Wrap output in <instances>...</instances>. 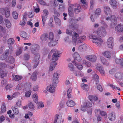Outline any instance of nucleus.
I'll return each mask as SVG.
<instances>
[{
    "label": "nucleus",
    "mask_w": 123,
    "mask_h": 123,
    "mask_svg": "<svg viewBox=\"0 0 123 123\" xmlns=\"http://www.w3.org/2000/svg\"><path fill=\"white\" fill-rule=\"evenodd\" d=\"M117 2L116 0H111L110 1V4L114 9H116L117 7Z\"/></svg>",
    "instance_id": "nucleus-17"
},
{
    "label": "nucleus",
    "mask_w": 123,
    "mask_h": 123,
    "mask_svg": "<svg viewBox=\"0 0 123 123\" xmlns=\"http://www.w3.org/2000/svg\"><path fill=\"white\" fill-rule=\"evenodd\" d=\"M81 3H80L81 5V6H82V7L84 9H86L88 7L87 4L86 2H85V0H80Z\"/></svg>",
    "instance_id": "nucleus-27"
},
{
    "label": "nucleus",
    "mask_w": 123,
    "mask_h": 123,
    "mask_svg": "<svg viewBox=\"0 0 123 123\" xmlns=\"http://www.w3.org/2000/svg\"><path fill=\"white\" fill-rule=\"evenodd\" d=\"M57 63L56 61H54L51 62L49 67V71H51L55 68V67Z\"/></svg>",
    "instance_id": "nucleus-19"
},
{
    "label": "nucleus",
    "mask_w": 123,
    "mask_h": 123,
    "mask_svg": "<svg viewBox=\"0 0 123 123\" xmlns=\"http://www.w3.org/2000/svg\"><path fill=\"white\" fill-rule=\"evenodd\" d=\"M116 30L119 32H122L123 31V25H118L115 28Z\"/></svg>",
    "instance_id": "nucleus-26"
},
{
    "label": "nucleus",
    "mask_w": 123,
    "mask_h": 123,
    "mask_svg": "<svg viewBox=\"0 0 123 123\" xmlns=\"http://www.w3.org/2000/svg\"><path fill=\"white\" fill-rule=\"evenodd\" d=\"M81 86L82 88L84 90L87 91L88 89V86L86 84H85L83 83L81 85Z\"/></svg>",
    "instance_id": "nucleus-34"
},
{
    "label": "nucleus",
    "mask_w": 123,
    "mask_h": 123,
    "mask_svg": "<svg viewBox=\"0 0 123 123\" xmlns=\"http://www.w3.org/2000/svg\"><path fill=\"white\" fill-rule=\"evenodd\" d=\"M55 40V39L50 40V42L48 43V46L50 47H51L57 44Z\"/></svg>",
    "instance_id": "nucleus-22"
},
{
    "label": "nucleus",
    "mask_w": 123,
    "mask_h": 123,
    "mask_svg": "<svg viewBox=\"0 0 123 123\" xmlns=\"http://www.w3.org/2000/svg\"><path fill=\"white\" fill-rule=\"evenodd\" d=\"M9 49L6 50L5 52V54H3L0 56V59L3 60L6 59L9 54Z\"/></svg>",
    "instance_id": "nucleus-11"
},
{
    "label": "nucleus",
    "mask_w": 123,
    "mask_h": 123,
    "mask_svg": "<svg viewBox=\"0 0 123 123\" xmlns=\"http://www.w3.org/2000/svg\"><path fill=\"white\" fill-rule=\"evenodd\" d=\"M33 98L34 101L36 103H38V97L37 95L36 94H34L33 95Z\"/></svg>",
    "instance_id": "nucleus-38"
},
{
    "label": "nucleus",
    "mask_w": 123,
    "mask_h": 123,
    "mask_svg": "<svg viewBox=\"0 0 123 123\" xmlns=\"http://www.w3.org/2000/svg\"><path fill=\"white\" fill-rule=\"evenodd\" d=\"M48 39L49 40H55L54 38V35L52 32H50L49 35Z\"/></svg>",
    "instance_id": "nucleus-45"
},
{
    "label": "nucleus",
    "mask_w": 123,
    "mask_h": 123,
    "mask_svg": "<svg viewBox=\"0 0 123 123\" xmlns=\"http://www.w3.org/2000/svg\"><path fill=\"white\" fill-rule=\"evenodd\" d=\"M111 24L115 25L117 24V18L115 16L113 15L111 16Z\"/></svg>",
    "instance_id": "nucleus-28"
},
{
    "label": "nucleus",
    "mask_w": 123,
    "mask_h": 123,
    "mask_svg": "<svg viewBox=\"0 0 123 123\" xmlns=\"http://www.w3.org/2000/svg\"><path fill=\"white\" fill-rule=\"evenodd\" d=\"M1 109L2 112H4L6 111V108L5 104H4L1 106Z\"/></svg>",
    "instance_id": "nucleus-53"
},
{
    "label": "nucleus",
    "mask_w": 123,
    "mask_h": 123,
    "mask_svg": "<svg viewBox=\"0 0 123 123\" xmlns=\"http://www.w3.org/2000/svg\"><path fill=\"white\" fill-rule=\"evenodd\" d=\"M12 16L13 18L15 19H17L18 17V14L17 12L16 11H13L12 12Z\"/></svg>",
    "instance_id": "nucleus-44"
},
{
    "label": "nucleus",
    "mask_w": 123,
    "mask_h": 123,
    "mask_svg": "<svg viewBox=\"0 0 123 123\" xmlns=\"http://www.w3.org/2000/svg\"><path fill=\"white\" fill-rule=\"evenodd\" d=\"M6 62L9 63H12L14 62V60L13 58L11 56H9L6 60Z\"/></svg>",
    "instance_id": "nucleus-20"
},
{
    "label": "nucleus",
    "mask_w": 123,
    "mask_h": 123,
    "mask_svg": "<svg viewBox=\"0 0 123 123\" xmlns=\"http://www.w3.org/2000/svg\"><path fill=\"white\" fill-rule=\"evenodd\" d=\"M89 37L90 39H93V40L94 39H95L97 37L94 35L90 34L89 35Z\"/></svg>",
    "instance_id": "nucleus-59"
},
{
    "label": "nucleus",
    "mask_w": 123,
    "mask_h": 123,
    "mask_svg": "<svg viewBox=\"0 0 123 123\" xmlns=\"http://www.w3.org/2000/svg\"><path fill=\"white\" fill-rule=\"evenodd\" d=\"M86 36H82L78 38L79 41L78 42L79 43H82L84 41L86 38Z\"/></svg>",
    "instance_id": "nucleus-37"
},
{
    "label": "nucleus",
    "mask_w": 123,
    "mask_h": 123,
    "mask_svg": "<svg viewBox=\"0 0 123 123\" xmlns=\"http://www.w3.org/2000/svg\"><path fill=\"white\" fill-rule=\"evenodd\" d=\"M72 32H73L72 31H70L68 29H67L66 31V33L70 35H72L73 37Z\"/></svg>",
    "instance_id": "nucleus-55"
},
{
    "label": "nucleus",
    "mask_w": 123,
    "mask_h": 123,
    "mask_svg": "<svg viewBox=\"0 0 123 123\" xmlns=\"http://www.w3.org/2000/svg\"><path fill=\"white\" fill-rule=\"evenodd\" d=\"M92 42L98 46H100L102 45L103 41L100 38L97 37L95 39L93 40Z\"/></svg>",
    "instance_id": "nucleus-8"
},
{
    "label": "nucleus",
    "mask_w": 123,
    "mask_h": 123,
    "mask_svg": "<svg viewBox=\"0 0 123 123\" xmlns=\"http://www.w3.org/2000/svg\"><path fill=\"white\" fill-rule=\"evenodd\" d=\"M65 104V102L64 101H61L60 103V107L62 108L63 107L64 105Z\"/></svg>",
    "instance_id": "nucleus-56"
},
{
    "label": "nucleus",
    "mask_w": 123,
    "mask_h": 123,
    "mask_svg": "<svg viewBox=\"0 0 123 123\" xmlns=\"http://www.w3.org/2000/svg\"><path fill=\"white\" fill-rule=\"evenodd\" d=\"M71 6L73 8L74 11L76 13H78L80 12L81 7L80 5L76 4L75 5L71 4Z\"/></svg>",
    "instance_id": "nucleus-4"
},
{
    "label": "nucleus",
    "mask_w": 123,
    "mask_h": 123,
    "mask_svg": "<svg viewBox=\"0 0 123 123\" xmlns=\"http://www.w3.org/2000/svg\"><path fill=\"white\" fill-rule=\"evenodd\" d=\"M85 106L87 107V108H90L89 107H91L92 106V104L89 102H87L86 103H84Z\"/></svg>",
    "instance_id": "nucleus-51"
},
{
    "label": "nucleus",
    "mask_w": 123,
    "mask_h": 123,
    "mask_svg": "<svg viewBox=\"0 0 123 123\" xmlns=\"http://www.w3.org/2000/svg\"><path fill=\"white\" fill-rule=\"evenodd\" d=\"M22 48L21 47H19L18 49L17 50L16 52V55L17 56H18L21 54L22 53Z\"/></svg>",
    "instance_id": "nucleus-43"
},
{
    "label": "nucleus",
    "mask_w": 123,
    "mask_h": 123,
    "mask_svg": "<svg viewBox=\"0 0 123 123\" xmlns=\"http://www.w3.org/2000/svg\"><path fill=\"white\" fill-rule=\"evenodd\" d=\"M59 115L57 114L55 116V118L54 121V123H61V120L59 119L58 118Z\"/></svg>",
    "instance_id": "nucleus-40"
},
{
    "label": "nucleus",
    "mask_w": 123,
    "mask_h": 123,
    "mask_svg": "<svg viewBox=\"0 0 123 123\" xmlns=\"http://www.w3.org/2000/svg\"><path fill=\"white\" fill-rule=\"evenodd\" d=\"M39 87L37 85H36L33 87V89L34 91H36L38 90Z\"/></svg>",
    "instance_id": "nucleus-63"
},
{
    "label": "nucleus",
    "mask_w": 123,
    "mask_h": 123,
    "mask_svg": "<svg viewBox=\"0 0 123 123\" xmlns=\"http://www.w3.org/2000/svg\"><path fill=\"white\" fill-rule=\"evenodd\" d=\"M86 57V59L92 62H95L97 58L96 56L94 55H87Z\"/></svg>",
    "instance_id": "nucleus-7"
},
{
    "label": "nucleus",
    "mask_w": 123,
    "mask_h": 123,
    "mask_svg": "<svg viewBox=\"0 0 123 123\" xmlns=\"http://www.w3.org/2000/svg\"><path fill=\"white\" fill-rule=\"evenodd\" d=\"M28 106L30 109L32 110L34 108V105L31 102H30L28 104Z\"/></svg>",
    "instance_id": "nucleus-54"
},
{
    "label": "nucleus",
    "mask_w": 123,
    "mask_h": 123,
    "mask_svg": "<svg viewBox=\"0 0 123 123\" xmlns=\"http://www.w3.org/2000/svg\"><path fill=\"white\" fill-rule=\"evenodd\" d=\"M53 18H51L50 19L49 24V25L51 27L53 26V25L52 24V23L53 21Z\"/></svg>",
    "instance_id": "nucleus-57"
},
{
    "label": "nucleus",
    "mask_w": 123,
    "mask_h": 123,
    "mask_svg": "<svg viewBox=\"0 0 123 123\" xmlns=\"http://www.w3.org/2000/svg\"><path fill=\"white\" fill-rule=\"evenodd\" d=\"M54 13L55 15H54V17H58L60 16V14L57 11H55L54 12Z\"/></svg>",
    "instance_id": "nucleus-60"
},
{
    "label": "nucleus",
    "mask_w": 123,
    "mask_h": 123,
    "mask_svg": "<svg viewBox=\"0 0 123 123\" xmlns=\"http://www.w3.org/2000/svg\"><path fill=\"white\" fill-rule=\"evenodd\" d=\"M108 118L109 120L111 121H114L116 119V116L114 113L112 112L109 115Z\"/></svg>",
    "instance_id": "nucleus-14"
},
{
    "label": "nucleus",
    "mask_w": 123,
    "mask_h": 123,
    "mask_svg": "<svg viewBox=\"0 0 123 123\" xmlns=\"http://www.w3.org/2000/svg\"><path fill=\"white\" fill-rule=\"evenodd\" d=\"M72 62L74 64V65L79 70H81L83 68V67L80 64H78L76 63L75 61H73Z\"/></svg>",
    "instance_id": "nucleus-30"
},
{
    "label": "nucleus",
    "mask_w": 123,
    "mask_h": 123,
    "mask_svg": "<svg viewBox=\"0 0 123 123\" xmlns=\"http://www.w3.org/2000/svg\"><path fill=\"white\" fill-rule=\"evenodd\" d=\"M97 33L100 37H104L106 34L105 28L102 27L99 28L97 31Z\"/></svg>",
    "instance_id": "nucleus-1"
},
{
    "label": "nucleus",
    "mask_w": 123,
    "mask_h": 123,
    "mask_svg": "<svg viewBox=\"0 0 123 123\" xmlns=\"http://www.w3.org/2000/svg\"><path fill=\"white\" fill-rule=\"evenodd\" d=\"M13 78L14 80L16 81H18L21 79V76L17 75H12Z\"/></svg>",
    "instance_id": "nucleus-39"
},
{
    "label": "nucleus",
    "mask_w": 123,
    "mask_h": 123,
    "mask_svg": "<svg viewBox=\"0 0 123 123\" xmlns=\"http://www.w3.org/2000/svg\"><path fill=\"white\" fill-rule=\"evenodd\" d=\"M54 18L56 24L57 25H60L61 21L60 19L56 17H55Z\"/></svg>",
    "instance_id": "nucleus-33"
},
{
    "label": "nucleus",
    "mask_w": 123,
    "mask_h": 123,
    "mask_svg": "<svg viewBox=\"0 0 123 123\" xmlns=\"http://www.w3.org/2000/svg\"><path fill=\"white\" fill-rule=\"evenodd\" d=\"M31 94V91L27 92L25 93V96L26 97H28L30 96Z\"/></svg>",
    "instance_id": "nucleus-58"
},
{
    "label": "nucleus",
    "mask_w": 123,
    "mask_h": 123,
    "mask_svg": "<svg viewBox=\"0 0 123 123\" xmlns=\"http://www.w3.org/2000/svg\"><path fill=\"white\" fill-rule=\"evenodd\" d=\"M111 54V52L109 51H106L103 53V55L107 58L110 57Z\"/></svg>",
    "instance_id": "nucleus-35"
},
{
    "label": "nucleus",
    "mask_w": 123,
    "mask_h": 123,
    "mask_svg": "<svg viewBox=\"0 0 123 123\" xmlns=\"http://www.w3.org/2000/svg\"><path fill=\"white\" fill-rule=\"evenodd\" d=\"M56 84H55L53 83L50 84L47 87V90L51 93L54 92L55 91V87Z\"/></svg>",
    "instance_id": "nucleus-5"
},
{
    "label": "nucleus",
    "mask_w": 123,
    "mask_h": 123,
    "mask_svg": "<svg viewBox=\"0 0 123 123\" xmlns=\"http://www.w3.org/2000/svg\"><path fill=\"white\" fill-rule=\"evenodd\" d=\"M66 104L67 106L69 107H73L75 105V103L74 101L70 100L68 101Z\"/></svg>",
    "instance_id": "nucleus-29"
},
{
    "label": "nucleus",
    "mask_w": 123,
    "mask_h": 123,
    "mask_svg": "<svg viewBox=\"0 0 123 123\" xmlns=\"http://www.w3.org/2000/svg\"><path fill=\"white\" fill-rule=\"evenodd\" d=\"M114 39L113 37L109 38L107 41V44L108 47L111 49H112L114 46Z\"/></svg>",
    "instance_id": "nucleus-6"
},
{
    "label": "nucleus",
    "mask_w": 123,
    "mask_h": 123,
    "mask_svg": "<svg viewBox=\"0 0 123 123\" xmlns=\"http://www.w3.org/2000/svg\"><path fill=\"white\" fill-rule=\"evenodd\" d=\"M115 76L117 79L120 80L123 78V74L121 73H116L115 74Z\"/></svg>",
    "instance_id": "nucleus-21"
},
{
    "label": "nucleus",
    "mask_w": 123,
    "mask_h": 123,
    "mask_svg": "<svg viewBox=\"0 0 123 123\" xmlns=\"http://www.w3.org/2000/svg\"><path fill=\"white\" fill-rule=\"evenodd\" d=\"M97 69L100 72L101 74L103 75H105V73L103 68L101 66L99 65L97 67Z\"/></svg>",
    "instance_id": "nucleus-16"
},
{
    "label": "nucleus",
    "mask_w": 123,
    "mask_h": 123,
    "mask_svg": "<svg viewBox=\"0 0 123 123\" xmlns=\"http://www.w3.org/2000/svg\"><path fill=\"white\" fill-rule=\"evenodd\" d=\"M7 8H1L0 9V13L2 14H4Z\"/></svg>",
    "instance_id": "nucleus-50"
},
{
    "label": "nucleus",
    "mask_w": 123,
    "mask_h": 123,
    "mask_svg": "<svg viewBox=\"0 0 123 123\" xmlns=\"http://www.w3.org/2000/svg\"><path fill=\"white\" fill-rule=\"evenodd\" d=\"M51 52L53 53L52 55V59L53 60L57 61L58 59V55L60 53H59V51L55 49H53L51 50Z\"/></svg>",
    "instance_id": "nucleus-2"
},
{
    "label": "nucleus",
    "mask_w": 123,
    "mask_h": 123,
    "mask_svg": "<svg viewBox=\"0 0 123 123\" xmlns=\"http://www.w3.org/2000/svg\"><path fill=\"white\" fill-rule=\"evenodd\" d=\"M48 38V34L46 33H44L41 36L40 39L42 41H45Z\"/></svg>",
    "instance_id": "nucleus-23"
},
{
    "label": "nucleus",
    "mask_w": 123,
    "mask_h": 123,
    "mask_svg": "<svg viewBox=\"0 0 123 123\" xmlns=\"http://www.w3.org/2000/svg\"><path fill=\"white\" fill-rule=\"evenodd\" d=\"M13 112L15 114L17 115L19 113V111L17 107L12 106V107Z\"/></svg>",
    "instance_id": "nucleus-36"
},
{
    "label": "nucleus",
    "mask_w": 123,
    "mask_h": 123,
    "mask_svg": "<svg viewBox=\"0 0 123 123\" xmlns=\"http://www.w3.org/2000/svg\"><path fill=\"white\" fill-rule=\"evenodd\" d=\"M37 72L35 71L32 74L31 77V79L33 81L36 80L37 79Z\"/></svg>",
    "instance_id": "nucleus-25"
},
{
    "label": "nucleus",
    "mask_w": 123,
    "mask_h": 123,
    "mask_svg": "<svg viewBox=\"0 0 123 123\" xmlns=\"http://www.w3.org/2000/svg\"><path fill=\"white\" fill-rule=\"evenodd\" d=\"M86 108L87 107L85 106L84 104L83 105L82 107L81 108V110L83 111H85L86 110Z\"/></svg>",
    "instance_id": "nucleus-64"
},
{
    "label": "nucleus",
    "mask_w": 123,
    "mask_h": 123,
    "mask_svg": "<svg viewBox=\"0 0 123 123\" xmlns=\"http://www.w3.org/2000/svg\"><path fill=\"white\" fill-rule=\"evenodd\" d=\"M87 49L86 45V44L81 45L78 47V49L80 51L86 50Z\"/></svg>",
    "instance_id": "nucleus-24"
},
{
    "label": "nucleus",
    "mask_w": 123,
    "mask_h": 123,
    "mask_svg": "<svg viewBox=\"0 0 123 123\" xmlns=\"http://www.w3.org/2000/svg\"><path fill=\"white\" fill-rule=\"evenodd\" d=\"M43 13L42 16V20L46 21L49 14L48 11L47 10L45 9L43 10Z\"/></svg>",
    "instance_id": "nucleus-10"
},
{
    "label": "nucleus",
    "mask_w": 123,
    "mask_h": 123,
    "mask_svg": "<svg viewBox=\"0 0 123 123\" xmlns=\"http://www.w3.org/2000/svg\"><path fill=\"white\" fill-rule=\"evenodd\" d=\"M34 55V57L32 61V62L34 63L36 61H39V60L40 58V55L39 53L33 54Z\"/></svg>",
    "instance_id": "nucleus-13"
},
{
    "label": "nucleus",
    "mask_w": 123,
    "mask_h": 123,
    "mask_svg": "<svg viewBox=\"0 0 123 123\" xmlns=\"http://www.w3.org/2000/svg\"><path fill=\"white\" fill-rule=\"evenodd\" d=\"M74 58L79 62H80L82 60V59L78 52H75L73 55Z\"/></svg>",
    "instance_id": "nucleus-18"
},
{
    "label": "nucleus",
    "mask_w": 123,
    "mask_h": 123,
    "mask_svg": "<svg viewBox=\"0 0 123 123\" xmlns=\"http://www.w3.org/2000/svg\"><path fill=\"white\" fill-rule=\"evenodd\" d=\"M14 42V40L13 39L10 38L7 40V43L8 44L12 45L13 44Z\"/></svg>",
    "instance_id": "nucleus-42"
},
{
    "label": "nucleus",
    "mask_w": 123,
    "mask_h": 123,
    "mask_svg": "<svg viewBox=\"0 0 123 123\" xmlns=\"http://www.w3.org/2000/svg\"><path fill=\"white\" fill-rule=\"evenodd\" d=\"M7 73L6 71L1 70L0 71V76L1 78H3L5 77L6 76Z\"/></svg>",
    "instance_id": "nucleus-31"
},
{
    "label": "nucleus",
    "mask_w": 123,
    "mask_h": 123,
    "mask_svg": "<svg viewBox=\"0 0 123 123\" xmlns=\"http://www.w3.org/2000/svg\"><path fill=\"white\" fill-rule=\"evenodd\" d=\"M5 16L6 18H8L10 16V11L8 8L6 10L5 12Z\"/></svg>",
    "instance_id": "nucleus-49"
},
{
    "label": "nucleus",
    "mask_w": 123,
    "mask_h": 123,
    "mask_svg": "<svg viewBox=\"0 0 123 123\" xmlns=\"http://www.w3.org/2000/svg\"><path fill=\"white\" fill-rule=\"evenodd\" d=\"M30 57V55L29 54H25L24 56V59L25 60H28Z\"/></svg>",
    "instance_id": "nucleus-52"
},
{
    "label": "nucleus",
    "mask_w": 123,
    "mask_h": 123,
    "mask_svg": "<svg viewBox=\"0 0 123 123\" xmlns=\"http://www.w3.org/2000/svg\"><path fill=\"white\" fill-rule=\"evenodd\" d=\"M26 21V19L23 18L22 20L20 23V25L22 26H23L25 24V22Z\"/></svg>",
    "instance_id": "nucleus-47"
},
{
    "label": "nucleus",
    "mask_w": 123,
    "mask_h": 123,
    "mask_svg": "<svg viewBox=\"0 0 123 123\" xmlns=\"http://www.w3.org/2000/svg\"><path fill=\"white\" fill-rule=\"evenodd\" d=\"M59 9L62 11H63L64 9V7L63 5H60Z\"/></svg>",
    "instance_id": "nucleus-62"
},
{
    "label": "nucleus",
    "mask_w": 123,
    "mask_h": 123,
    "mask_svg": "<svg viewBox=\"0 0 123 123\" xmlns=\"http://www.w3.org/2000/svg\"><path fill=\"white\" fill-rule=\"evenodd\" d=\"M101 10L100 8H98L95 11V15H100L101 13Z\"/></svg>",
    "instance_id": "nucleus-46"
},
{
    "label": "nucleus",
    "mask_w": 123,
    "mask_h": 123,
    "mask_svg": "<svg viewBox=\"0 0 123 123\" xmlns=\"http://www.w3.org/2000/svg\"><path fill=\"white\" fill-rule=\"evenodd\" d=\"M101 61L103 64L104 65H108V63H107V61L103 57H100Z\"/></svg>",
    "instance_id": "nucleus-41"
},
{
    "label": "nucleus",
    "mask_w": 123,
    "mask_h": 123,
    "mask_svg": "<svg viewBox=\"0 0 123 123\" xmlns=\"http://www.w3.org/2000/svg\"><path fill=\"white\" fill-rule=\"evenodd\" d=\"M105 14L106 15H111V11L109 7L107 6H105L104 7Z\"/></svg>",
    "instance_id": "nucleus-12"
},
{
    "label": "nucleus",
    "mask_w": 123,
    "mask_h": 123,
    "mask_svg": "<svg viewBox=\"0 0 123 123\" xmlns=\"http://www.w3.org/2000/svg\"><path fill=\"white\" fill-rule=\"evenodd\" d=\"M121 59H117L116 60L115 62L117 64L121 65Z\"/></svg>",
    "instance_id": "nucleus-61"
},
{
    "label": "nucleus",
    "mask_w": 123,
    "mask_h": 123,
    "mask_svg": "<svg viewBox=\"0 0 123 123\" xmlns=\"http://www.w3.org/2000/svg\"><path fill=\"white\" fill-rule=\"evenodd\" d=\"M5 20L6 27L8 28H10L11 27V25L9 20L6 19H5Z\"/></svg>",
    "instance_id": "nucleus-32"
},
{
    "label": "nucleus",
    "mask_w": 123,
    "mask_h": 123,
    "mask_svg": "<svg viewBox=\"0 0 123 123\" xmlns=\"http://www.w3.org/2000/svg\"><path fill=\"white\" fill-rule=\"evenodd\" d=\"M39 48V46L37 45L36 44L33 45L31 48V52L33 54L38 53Z\"/></svg>",
    "instance_id": "nucleus-3"
},
{
    "label": "nucleus",
    "mask_w": 123,
    "mask_h": 123,
    "mask_svg": "<svg viewBox=\"0 0 123 123\" xmlns=\"http://www.w3.org/2000/svg\"><path fill=\"white\" fill-rule=\"evenodd\" d=\"M20 36L23 38H25L27 37V34L26 32L24 31H22L20 35Z\"/></svg>",
    "instance_id": "nucleus-48"
},
{
    "label": "nucleus",
    "mask_w": 123,
    "mask_h": 123,
    "mask_svg": "<svg viewBox=\"0 0 123 123\" xmlns=\"http://www.w3.org/2000/svg\"><path fill=\"white\" fill-rule=\"evenodd\" d=\"M73 8L71 5L69 6L68 9V15L69 16L71 17H73L74 15V12H73Z\"/></svg>",
    "instance_id": "nucleus-15"
},
{
    "label": "nucleus",
    "mask_w": 123,
    "mask_h": 123,
    "mask_svg": "<svg viewBox=\"0 0 123 123\" xmlns=\"http://www.w3.org/2000/svg\"><path fill=\"white\" fill-rule=\"evenodd\" d=\"M59 75L57 73H55L53 74V83L55 84H57L59 82L58 78Z\"/></svg>",
    "instance_id": "nucleus-9"
}]
</instances>
